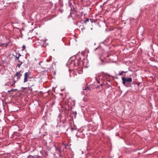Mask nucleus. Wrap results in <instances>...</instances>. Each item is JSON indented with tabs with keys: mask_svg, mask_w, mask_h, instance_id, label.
Listing matches in <instances>:
<instances>
[{
	"mask_svg": "<svg viewBox=\"0 0 158 158\" xmlns=\"http://www.w3.org/2000/svg\"><path fill=\"white\" fill-rule=\"evenodd\" d=\"M30 73L29 72L26 73L24 75V82H26L27 81V78L28 76L30 75Z\"/></svg>",
	"mask_w": 158,
	"mask_h": 158,
	"instance_id": "423d86ee",
	"label": "nucleus"
},
{
	"mask_svg": "<svg viewBox=\"0 0 158 158\" xmlns=\"http://www.w3.org/2000/svg\"><path fill=\"white\" fill-rule=\"evenodd\" d=\"M67 105L69 107L72 108L75 105V101L72 100L71 98H69L67 101Z\"/></svg>",
	"mask_w": 158,
	"mask_h": 158,
	"instance_id": "20e7f679",
	"label": "nucleus"
},
{
	"mask_svg": "<svg viewBox=\"0 0 158 158\" xmlns=\"http://www.w3.org/2000/svg\"><path fill=\"white\" fill-rule=\"evenodd\" d=\"M124 71H121V72H119V76H121L123 74V73H124Z\"/></svg>",
	"mask_w": 158,
	"mask_h": 158,
	"instance_id": "f8f14e48",
	"label": "nucleus"
},
{
	"mask_svg": "<svg viewBox=\"0 0 158 158\" xmlns=\"http://www.w3.org/2000/svg\"><path fill=\"white\" fill-rule=\"evenodd\" d=\"M41 41H42V42H43V41H42V40H41Z\"/></svg>",
	"mask_w": 158,
	"mask_h": 158,
	"instance_id": "7c9ffc66",
	"label": "nucleus"
},
{
	"mask_svg": "<svg viewBox=\"0 0 158 158\" xmlns=\"http://www.w3.org/2000/svg\"><path fill=\"white\" fill-rule=\"evenodd\" d=\"M99 87V86H97V88H98V87Z\"/></svg>",
	"mask_w": 158,
	"mask_h": 158,
	"instance_id": "c85d7f7f",
	"label": "nucleus"
},
{
	"mask_svg": "<svg viewBox=\"0 0 158 158\" xmlns=\"http://www.w3.org/2000/svg\"><path fill=\"white\" fill-rule=\"evenodd\" d=\"M15 60L18 61L19 62V56H16Z\"/></svg>",
	"mask_w": 158,
	"mask_h": 158,
	"instance_id": "4468645a",
	"label": "nucleus"
},
{
	"mask_svg": "<svg viewBox=\"0 0 158 158\" xmlns=\"http://www.w3.org/2000/svg\"><path fill=\"white\" fill-rule=\"evenodd\" d=\"M14 90H15V89H11L10 90V91H9V92H13L14 91Z\"/></svg>",
	"mask_w": 158,
	"mask_h": 158,
	"instance_id": "2eb2a0df",
	"label": "nucleus"
},
{
	"mask_svg": "<svg viewBox=\"0 0 158 158\" xmlns=\"http://www.w3.org/2000/svg\"><path fill=\"white\" fill-rule=\"evenodd\" d=\"M89 21V19H87L85 21V23H86L87 22H88Z\"/></svg>",
	"mask_w": 158,
	"mask_h": 158,
	"instance_id": "dca6fc26",
	"label": "nucleus"
},
{
	"mask_svg": "<svg viewBox=\"0 0 158 158\" xmlns=\"http://www.w3.org/2000/svg\"><path fill=\"white\" fill-rule=\"evenodd\" d=\"M19 62H21V63L19 64H18L17 65V66L19 68H20V66H21V65L22 64V62L21 61H19Z\"/></svg>",
	"mask_w": 158,
	"mask_h": 158,
	"instance_id": "9b49d317",
	"label": "nucleus"
},
{
	"mask_svg": "<svg viewBox=\"0 0 158 158\" xmlns=\"http://www.w3.org/2000/svg\"><path fill=\"white\" fill-rule=\"evenodd\" d=\"M127 71H124V73H127Z\"/></svg>",
	"mask_w": 158,
	"mask_h": 158,
	"instance_id": "5701e85b",
	"label": "nucleus"
},
{
	"mask_svg": "<svg viewBox=\"0 0 158 158\" xmlns=\"http://www.w3.org/2000/svg\"><path fill=\"white\" fill-rule=\"evenodd\" d=\"M89 90V88L88 87H87L86 88H85L83 89V90L84 91L86 90V91H87L88 90Z\"/></svg>",
	"mask_w": 158,
	"mask_h": 158,
	"instance_id": "9d476101",
	"label": "nucleus"
},
{
	"mask_svg": "<svg viewBox=\"0 0 158 158\" xmlns=\"http://www.w3.org/2000/svg\"><path fill=\"white\" fill-rule=\"evenodd\" d=\"M41 47H43L44 46V44H40V45Z\"/></svg>",
	"mask_w": 158,
	"mask_h": 158,
	"instance_id": "aec40b11",
	"label": "nucleus"
},
{
	"mask_svg": "<svg viewBox=\"0 0 158 158\" xmlns=\"http://www.w3.org/2000/svg\"><path fill=\"white\" fill-rule=\"evenodd\" d=\"M60 117H59L58 118V120L59 119H60Z\"/></svg>",
	"mask_w": 158,
	"mask_h": 158,
	"instance_id": "b1692460",
	"label": "nucleus"
},
{
	"mask_svg": "<svg viewBox=\"0 0 158 158\" xmlns=\"http://www.w3.org/2000/svg\"><path fill=\"white\" fill-rule=\"evenodd\" d=\"M61 114V113H60V114H59V116H60V115Z\"/></svg>",
	"mask_w": 158,
	"mask_h": 158,
	"instance_id": "cd10ccee",
	"label": "nucleus"
},
{
	"mask_svg": "<svg viewBox=\"0 0 158 158\" xmlns=\"http://www.w3.org/2000/svg\"><path fill=\"white\" fill-rule=\"evenodd\" d=\"M97 83H100V81L99 80H98L97 79Z\"/></svg>",
	"mask_w": 158,
	"mask_h": 158,
	"instance_id": "f3484780",
	"label": "nucleus"
},
{
	"mask_svg": "<svg viewBox=\"0 0 158 158\" xmlns=\"http://www.w3.org/2000/svg\"><path fill=\"white\" fill-rule=\"evenodd\" d=\"M91 30H92V29H93V28H91Z\"/></svg>",
	"mask_w": 158,
	"mask_h": 158,
	"instance_id": "473e14b6",
	"label": "nucleus"
},
{
	"mask_svg": "<svg viewBox=\"0 0 158 158\" xmlns=\"http://www.w3.org/2000/svg\"><path fill=\"white\" fill-rule=\"evenodd\" d=\"M122 80L123 84L127 87L128 85H127V83H126V82H131L132 81V79L131 77L125 78V77H123L122 78Z\"/></svg>",
	"mask_w": 158,
	"mask_h": 158,
	"instance_id": "7ed1b4c3",
	"label": "nucleus"
},
{
	"mask_svg": "<svg viewBox=\"0 0 158 158\" xmlns=\"http://www.w3.org/2000/svg\"><path fill=\"white\" fill-rule=\"evenodd\" d=\"M44 71H45V70H43V71H42L41 72H40V73L43 72H44Z\"/></svg>",
	"mask_w": 158,
	"mask_h": 158,
	"instance_id": "4be33fe9",
	"label": "nucleus"
},
{
	"mask_svg": "<svg viewBox=\"0 0 158 158\" xmlns=\"http://www.w3.org/2000/svg\"><path fill=\"white\" fill-rule=\"evenodd\" d=\"M21 56V55L20 54H18V56H19V57L20 56Z\"/></svg>",
	"mask_w": 158,
	"mask_h": 158,
	"instance_id": "412c9836",
	"label": "nucleus"
},
{
	"mask_svg": "<svg viewBox=\"0 0 158 158\" xmlns=\"http://www.w3.org/2000/svg\"><path fill=\"white\" fill-rule=\"evenodd\" d=\"M26 48V47L25 45H23L22 47V51H23Z\"/></svg>",
	"mask_w": 158,
	"mask_h": 158,
	"instance_id": "ddd939ff",
	"label": "nucleus"
},
{
	"mask_svg": "<svg viewBox=\"0 0 158 158\" xmlns=\"http://www.w3.org/2000/svg\"><path fill=\"white\" fill-rule=\"evenodd\" d=\"M15 83V82H14V84H12V85H11V86H12V85H13Z\"/></svg>",
	"mask_w": 158,
	"mask_h": 158,
	"instance_id": "393cba45",
	"label": "nucleus"
},
{
	"mask_svg": "<svg viewBox=\"0 0 158 158\" xmlns=\"http://www.w3.org/2000/svg\"><path fill=\"white\" fill-rule=\"evenodd\" d=\"M51 60V59H50L49 60H47L46 61L45 64L47 63L48 62L50 61ZM42 63L43 62L42 61H40V66H41L42 68L45 69V71H48V70H47V69L51 70L53 68V65L52 64H51V65L48 64H46L45 65V64H43Z\"/></svg>",
	"mask_w": 158,
	"mask_h": 158,
	"instance_id": "f03ea898",
	"label": "nucleus"
},
{
	"mask_svg": "<svg viewBox=\"0 0 158 158\" xmlns=\"http://www.w3.org/2000/svg\"><path fill=\"white\" fill-rule=\"evenodd\" d=\"M103 85V84H101V85H100V86H102Z\"/></svg>",
	"mask_w": 158,
	"mask_h": 158,
	"instance_id": "a878e982",
	"label": "nucleus"
},
{
	"mask_svg": "<svg viewBox=\"0 0 158 158\" xmlns=\"http://www.w3.org/2000/svg\"><path fill=\"white\" fill-rule=\"evenodd\" d=\"M77 129V128H73L72 127H69L67 129V131H70L71 132H72L73 131Z\"/></svg>",
	"mask_w": 158,
	"mask_h": 158,
	"instance_id": "6e6552de",
	"label": "nucleus"
},
{
	"mask_svg": "<svg viewBox=\"0 0 158 158\" xmlns=\"http://www.w3.org/2000/svg\"><path fill=\"white\" fill-rule=\"evenodd\" d=\"M76 135L78 137L81 138L84 137V135L82 132L78 131L76 134Z\"/></svg>",
	"mask_w": 158,
	"mask_h": 158,
	"instance_id": "39448f33",
	"label": "nucleus"
},
{
	"mask_svg": "<svg viewBox=\"0 0 158 158\" xmlns=\"http://www.w3.org/2000/svg\"><path fill=\"white\" fill-rule=\"evenodd\" d=\"M60 11H61V12H62V10H60Z\"/></svg>",
	"mask_w": 158,
	"mask_h": 158,
	"instance_id": "2f4dec72",
	"label": "nucleus"
},
{
	"mask_svg": "<svg viewBox=\"0 0 158 158\" xmlns=\"http://www.w3.org/2000/svg\"><path fill=\"white\" fill-rule=\"evenodd\" d=\"M135 20V19L133 18H131L129 20L130 23L131 24H133V22Z\"/></svg>",
	"mask_w": 158,
	"mask_h": 158,
	"instance_id": "1a4fd4ad",
	"label": "nucleus"
},
{
	"mask_svg": "<svg viewBox=\"0 0 158 158\" xmlns=\"http://www.w3.org/2000/svg\"><path fill=\"white\" fill-rule=\"evenodd\" d=\"M21 72V71H20L19 72H17L14 77L16 76L17 77V79H19L22 76V74L20 73Z\"/></svg>",
	"mask_w": 158,
	"mask_h": 158,
	"instance_id": "0eeeda50",
	"label": "nucleus"
},
{
	"mask_svg": "<svg viewBox=\"0 0 158 158\" xmlns=\"http://www.w3.org/2000/svg\"><path fill=\"white\" fill-rule=\"evenodd\" d=\"M59 110L60 112H62V110L61 109H59Z\"/></svg>",
	"mask_w": 158,
	"mask_h": 158,
	"instance_id": "a211bd4d",
	"label": "nucleus"
},
{
	"mask_svg": "<svg viewBox=\"0 0 158 158\" xmlns=\"http://www.w3.org/2000/svg\"><path fill=\"white\" fill-rule=\"evenodd\" d=\"M40 153H41V152L40 151Z\"/></svg>",
	"mask_w": 158,
	"mask_h": 158,
	"instance_id": "72a5a7b5",
	"label": "nucleus"
},
{
	"mask_svg": "<svg viewBox=\"0 0 158 158\" xmlns=\"http://www.w3.org/2000/svg\"><path fill=\"white\" fill-rule=\"evenodd\" d=\"M98 47L97 48H95L94 49V51H96V50L98 49Z\"/></svg>",
	"mask_w": 158,
	"mask_h": 158,
	"instance_id": "6ab92c4d",
	"label": "nucleus"
},
{
	"mask_svg": "<svg viewBox=\"0 0 158 158\" xmlns=\"http://www.w3.org/2000/svg\"><path fill=\"white\" fill-rule=\"evenodd\" d=\"M80 64V60L77 59L73 60L72 58H71L67 64V65H69V66H77L79 65Z\"/></svg>",
	"mask_w": 158,
	"mask_h": 158,
	"instance_id": "f257e3e1",
	"label": "nucleus"
},
{
	"mask_svg": "<svg viewBox=\"0 0 158 158\" xmlns=\"http://www.w3.org/2000/svg\"><path fill=\"white\" fill-rule=\"evenodd\" d=\"M55 102H53V104H55Z\"/></svg>",
	"mask_w": 158,
	"mask_h": 158,
	"instance_id": "c756f323",
	"label": "nucleus"
},
{
	"mask_svg": "<svg viewBox=\"0 0 158 158\" xmlns=\"http://www.w3.org/2000/svg\"><path fill=\"white\" fill-rule=\"evenodd\" d=\"M73 128H76V126H74Z\"/></svg>",
	"mask_w": 158,
	"mask_h": 158,
	"instance_id": "bb28decb",
	"label": "nucleus"
}]
</instances>
